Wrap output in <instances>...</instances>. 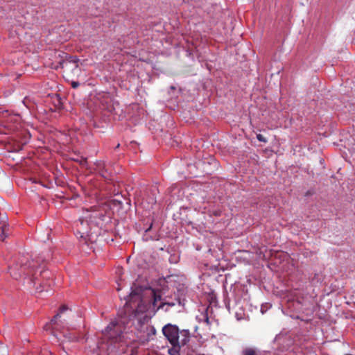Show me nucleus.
<instances>
[{
	"label": "nucleus",
	"instance_id": "nucleus-1",
	"mask_svg": "<svg viewBox=\"0 0 355 355\" xmlns=\"http://www.w3.org/2000/svg\"><path fill=\"white\" fill-rule=\"evenodd\" d=\"M10 273L16 279L21 275L28 277V283L33 284L37 289V285L42 286L43 280L48 279L51 276V272L45 269L44 263L39 264L37 260L30 261L25 256L19 257L16 264L10 268Z\"/></svg>",
	"mask_w": 355,
	"mask_h": 355
},
{
	"label": "nucleus",
	"instance_id": "nucleus-2",
	"mask_svg": "<svg viewBox=\"0 0 355 355\" xmlns=\"http://www.w3.org/2000/svg\"><path fill=\"white\" fill-rule=\"evenodd\" d=\"M162 331L171 346H185L190 341L189 330L180 329L175 324L168 323L162 327Z\"/></svg>",
	"mask_w": 355,
	"mask_h": 355
},
{
	"label": "nucleus",
	"instance_id": "nucleus-3",
	"mask_svg": "<svg viewBox=\"0 0 355 355\" xmlns=\"http://www.w3.org/2000/svg\"><path fill=\"white\" fill-rule=\"evenodd\" d=\"M143 291L142 287H137L135 289H132L131 293L128 296V302L130 304V306H132V303L134 302H137V307L135 310V316L137 317L140 313H145L149 309L150 304L143 300L140 298V295Z\"/></svg>",
	"mask_w": 355,
	"mask_h": 355
},
{
	"label": "nucleus",
	"instance_id": "nucleus-4",
	"mask_svg": "<svg viewBox=\"0 0 355 355\" xmlns=\"http://www.w3.org/2000/svg\"><path fill=\"white\" fill-rule=\"evenodd\" d=\"M125 322L122 320H113L106 327L105 331L109 339L113 342L121 340L122 335L125 330Z\"/></svg>",
	"mask_w": 355,
	"mask_h": 355
},
{
	"label": "nucleus",
	"instance_id": "nucleus-5",
	"mask_svg": "<svg viewBox=\"0 0 355 355\" xmlns=\"http://www.w3.org/2000/svg\"><path fill=\"white\" fill-rule=\"evenodd\" d=\"M78 59L76 56H68L65 60L59 62L60 68L65 70L73 71L78 67Z\"/></svg>",
	"mask_w": 355,
	"mask_h": 355
},
{
	"label": "nucleus",
	"instance_id": "nucleus-6",
	"mask_svg": "<svg viewBox=\"0 0 355 355\" xmlns=\"http://www.w3.org/2000/svg\"><path fill=\"white\" fill-rule=\"evenodd\" d=\"M68 311V308L65 305H62L58 313L53 317V318L51 320V324H58V321L61 322V324H64V322L67 320L63 316L67 313Z\"/></svg>",
	"mask_w": 355,
	"mask_h": 355
},
{
	"label": "nucleus",
	"instance_id": "nucleus-7",
	"mask_svg": "<svg viewBox=\"0 0 355 355\" xmlns=\"http://www.w3.org/2000/svg\"><path fill=\"white\" fill-rule=\"evenodd\" d=\"M96 166L99 168V173L101 174V175H102L104 178H107V175H106L107 171L105 169V163L102 161H99L96 163Z\"/></svg>",
	"mask_w": 355,
	"mask_h": 355
},
{
	"label": "nucleus",
	"instance_id": "nucleus-8",
	"mask_svg": "<svg viewBox=\"0 0 355 355\" xmlns=\"http://www.w3.org/2000/svg\"><path fill=\"white\" fill-rule=\"evenodd\" d=\"M150 295L153 297V306H155L156 302L161 300V296L159 295H157L154 289H150Z\"/></svg>",
	"mask_w": 355,
	"mask_h": 355
},
{
	"label": "nucleus",
	"instance_id": "nucleus-9",
	"mask_svg": "<svg viewBox=\"0 0 355 355\" xmlns=\"http://www.w3.org/2000/svg\"><path fill=\"white\" fill-rule=\"evenodd\" d=\"M182 346H172L171 349H168L169 355H180V349Z\"/></svg>",
	"mask_w": 355,
	"mask_h": 355
},
{
	"label": "nucleus",
	"instance_id": "nucleus-10",
	"mask_svg": "<svg viewBox=\"0 0 355 355\" xmlns=\"http://www.w3.org/2000/svg\"><path fill=\"white\" fill-rule=\"evenodd\" d=\"M243 355H257V353L252 348H246L243 351Z\"/></svg>",
	"mask_w": 355,
	"mask_h": 355
},
{
	"label": "nucleus",
	"instance_id": "nucleus-11",
	"mask_svg": "<svg viewBox=\"0 0 355 355\" xmlns=\"http://www.w3.org/2000/svg\"><path fill=\"white\" fill-rule=\"evenodd\" d=\"M175 305V302H162L158 306L157 309H164L165 306H168L169 307L174 306Z\"/></svg>",
	"mask_w": 355,
	"mask_h": 355
},
{
	"label": "nucleus",
	"instance_id": "nucleus-12",
	"mask_svg": "<svg viewBox=\"0 0 355 355\" xmlns=\"http://www.w3.org/2000/svg\"><path fill=\"white\" fill-rule=\"evenodd\" d=\"M257 139L259 141H261V142L266 143L268 141L267 139L263 135H262L261 134H257Z\"/></svg>",
	"mask_w": 355,
	"mask_h": 355
},
{
	"label": "nucleus",
	"instance_id": "nucleus-13",
	"mask_svg": "<svg viewBox=\"0 0 355 355\" xmlns=\"http://www.w3.org/2000/svg\"><path fill=\"white\" fill-rule=\"evenodd\" d=\"M5 228H6V226H5V225L1 226V227H0V239H1V240H4V239H5V237H6V236H5V235H4Z\"/></svg>",
	"mask_w": 355,
	"mask_h": 355
},
{
	"label": "nucleus",
	"instance_id": "nucleus-14",
	"mask_svg": "<svg viewBox=\"0 0 355 355\" xmlns=\"http://www.w3.org/2000/svg\"><path fill=\"white\" fill-rule=\"evenodd\" d=\"M80 85V83L78 82H75V81H73L71 83V87L74 89L78 87V86Z\"/></svg>",
	"mask_w": 355,
	"mask_h": 355
},
{
	"label": "nucleus",
	"instance_id": "nucleus-15",
	"mask_svg": "<svg viewBox=\"0 0 355 355\" xmlns=\"http://www.w3.org/2000/svg\"><path fill=\"white\" fill-rule=\"evenodd\" d=\"M0 352H2V355H8L7 350L4 347H2L1 351Z\"/></svg>",
	"mask_w": 355,
	"mask_h": 355
},
{
	"label": "nucleus",
	"instance_id": "nucleus-16",
	"mask_svg": "<svg viewBox=\"0 0 355 355\" xmlns=\"http://www.w3.org/2000/svg\"><path fill=\"white\" fill-rule=\"evenodd\" d=\"M151 333L153 334V335H155L156 334V329L154 327H151Z\"/></svg>",
	"mask_w": 355,
	"mask_h": 355
},
{
	"label": "nucleus",
	"instance_id": "nucleus-17",
	"mask_svg": "<svg viewBox=\"0 0 355 355\" xmlns=\"http://www.w3.org/2000/svg\"><path fill=\"white\" fill-rule=\"evenodd\" d=\"M87 163V159H83L81 162H80V164L82 165L83 164H85Z\"/></svg>",
	"mask_w": 355,
	"mask_h": 355
},
{
	"label": "nucleus",
	"instance_id": "nucleus-18",
	"mask_svg": "<svg viewBox=\"0 0 355 355\" xmlns=\"http://www.w3.org/2000/svg\"><path fill=\"white\" fill-rule=\"evenodd\" d=\"M152 225H153V224L151 223V224L150 225L149 227H148V228H147V229L146 230V231H145V232H148V231L152 228Z\"/></svg>",
	"mask_w": 355,
	"mask_h": 355
},
{
	"label": "nucleus",
	"instance_id": "nucleus-19",
	"mask_svg": "<svg viewBox=\"0 0 355 355\" xmlns=\"http://www.w3.org/2000/svg\"><path fill=\"white\" fill-rule=\"evenodd\" d=\"M134 286H135V287H133V286H132V287L131 288V289H132H132H135V288H137V287H138V286H136V284H134Z\"/></svg>",
	"mask_w": 355,
	"mask_h": 355
},
{
	"label": "nucleus",
	"instance_id": "nucleus-20",
	"mask_svg": "<svg viewBox=\"0 0 355 355\" xmlns=\"http://www.w3.org/2000/svg\"><path fill=\"white\" fill-rule=\"evenodd\" d=\"M205 321H206V322H207V323H209V318H206V320H205Z\"/></svg>",
	"mask_w": 355,
	"mask_h": 355
}]
</instances>
